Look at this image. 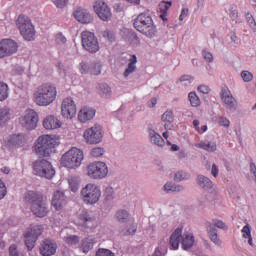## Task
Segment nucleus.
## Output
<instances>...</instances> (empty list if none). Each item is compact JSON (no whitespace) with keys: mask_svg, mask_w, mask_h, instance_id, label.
<instances>
[{"mask_svg":"<svg viewBox=\"0 0 256 256\" xmlns=\"http://www.w3.org/2000/svg\"><path fill=\"white\" fill-rule=\"evenodd\" d=\"M24 200L27 205H29L31 213H33L35 217L43 219V217L49 215V204L45 201L43 194L29 191L25 194Z\"/></svg>","mask_w":256,"mask_h":256,"instance_id":"1","label":"nucleus"},{"mask_svg":"<svg viewBox=\"0 0 256 256\" xmlns=\"http://www.w3.org/2000/svg\"><path fill=\"white\" fill-rule=\"evenodd\" d=\"M57 98V88L51 84L40 85L34 93V101L39 107H47Z\"/></svg>","mask_w":256,"mask_h":256,"instance_id":"2","label":"nucleus"},{"mask_svg":"<svg viewBox=\"0 0 256 256\" xmlns=\"http://www.w3.org/2000/svg\"><path fill=\"white\" fill-rule=\"evenodd\" d=\"M133 25L136 31H139V33L145 35V37H148L149 39L155 37V33H157V28L153 23V18L148 13L139 14L134 19Z\"/></svg>","mask_w":256,"mask_h":256,"instance_id":"3","label":"nucleus"},{"mask_svg":"<svg viewBox=\"0 0 256 256\" xmlns=\"http://www.w3.org/2000/svg\"><path fill=\"white\" fill-rule=\"evenodd\" d=\"M57 146V140L51 135L40 136L34 146V151L38 157H50Z\"/></svg>","mask_w":256,"mask_h":256,"instance_id":"4","label":"nucleus"},{"mask_svg":"<svg viewBox=\"0 0 256 256\" xmlns=\"http://www.w3.org/2000/svg\"><path fill=\"white\" fill-rule=\"evenodd\" d=\"M182 239V248L187 251V249H191L193 244L195 243V237L193 234H184L183 229L177 228L172 235L170 236L169 244L172 249H179V243H181Z\"/></svg>","mask_w":256,"mask_h":256,"instance_id":"5","label":"nucleus"},{"mask_svg":"<svg viewBox=\"0 0 256 256\" xmlns=\"http://www.w3.org/2000/svg\"><path fill=\"white\" fill-rule=\"evenodd\" d=\"M84 157L81 149L72 148L61 157V165L67 169H77L81 167Z\"/></svg>","mask_w":256,"mask_h":256,"instance_id":"6","label":"nucleus"},{"mask_svg":"<svg viewBox=\"0 0 256 256\" xmlns=\"http://www.w3.org/2000/svg\"><path fill=\"white\" fill-rule=\"evenodd\" d=\"M81 197L86 205H95L101 199V188L97 184L89 183L81 189Z\"/></svg>","mask_w":256,"mask_h":256,"instance_id":"7","label":"nucleus"},{"mask_svg":"<svg viewBox=\"0 0 256 256\" xmlns=\"http://www.w3.org/2000/svg\"><path fill=\"white\" fill-rule=\"evenodd\" d=\"M16 25L25 41L35 40V26H33L29 18L25 17L24 15H19Z\"/></svg>","mask_w":256,"mask_h":256,"instance_id":"8","label":"nucleus"},{"mask_svg":"<svg viewBox=\"0 0 256 256\" xmlns=\"http://www.w3.org/2000/svg\"><path fill=\"white\" fill-rule=\"evenodd\" d=\"M33 172L34 175H38V177H45V179H53L55 176V169L51 165V162L47 160H36L33 163Z\"/></svg>","mask_w":256,"mask_h":256,"instance_id":"9","label":"nucleus"},{"mask_svg":"<svg viewBox=\"0 0 256 256\" xmlns=\"http://www.w3.org/2000/svg\"><path fill=\"white\" fill-rule=\"evenodd\" d=\"M109 168L105 162H94L87 166V175L91 179H105Z\"/></svg>","mask_w":256,"mask_h":256,"instance_id":"10","label":"nucleus"},{"mask_svg":"<svg viewBox=\"0 0 256 256\" xmlns=\"http://www.w3.org/2000/svg\"><path fill=\"white\" fill-rule=\"evenodd\" d=\"M82 39V47L88 51V53H97L99 51V40H97V37H95V34L84 31L81 34Z\"/></svg>","mask_w":256,"mask_h":256,"instance_id":"11","label":"nucleus"},{"mask_svg":"<svg viewBox=\"0 0 256 256\" xmlns=\"http://www.w3.org/2000/svg\"><path fill=\"white\" fill-rule=\"evenodd\" d=\"M84 139L89 145H97L103 141V128L99 125L92 126L84 131Z\"/></svg>","mask_w":256,"mask_h":256,"instance_id":"12","label":"nucleus"},{"mask_svg":"<svg viewBox=\"0 0 256 256\" xmlns=\"http://www.w3.org/2000/svg\"><path fill=\"white\" fill-rule=\"evenodd\" d=\"M19 46L17 42L11 39H3L0 42V59H4V57H11V55H15Z\"/></svg>","mask_w":256,"mask_h":256,"instance_id":"13","label":"nucleus"},{"mask_svg":"<svg viewBox=\"0 0 256 256\" xmlns=\"http://www.w3.org/2000/svg\"><path fill=\"white\" fill-rule=\"evenodd\" d=\"M94 11L101 21H111L113 14L111 8L103 0H97L94 4Z\"/></svg>","mask_w":256,"mask_h":256,"instance_id":"14","label":"nucleus"},{"mask_svg":"<svg viewBox=\"0 0 256 256\" xmlns=\"http://www.w3.org/2000/svg\"><path fill=\"white\" fill-rule=\"evenodd\" d=\"M37 123H39V115L37 112L33 109L26 110L22 119L23 127L31 131V129H35V127H37Z\"/></svg>","mask_w":256,"mask_h":256,"instance_id":"15","label":"nucleus"},{"mask_svg":"<svg viewBox=\"0 0 256 256\" xmlns=\"http://www.w3.org/2000/svg\"><path fill=\"white\" fill-rule=\"evenodd\" d=\"M77 115V106L73 98L69 97L62 102V116L64 119H73Z\"/></svg>","mask_w":256,"mask_h":256,"instance_id":"16","label":"nucleus"},{"mask_svg":"<svg viewBox=\"0 0 256 256\" xmlns=\"http://www.w3.org/2000/svg\"><path fill=\"white\" fill-rule=\"evenodd\" d=\"M95 221L96 218L93 212L84 210L79 215L78 225L85 229H92V227H95Z\"/></svg>","mask_w":256,"mask_h":256,"instance_id":"17","label":"nucleus"},{"mask_svg":"<svg viewBox=\"0 0 256 256\" xmlns=\"http://www.w3.org/2000/svg\"><path fill=\"white\" fill-rule=\"evenodd\" d=\"M221 100L226 104L230 111H237V99L233 97L231 90L229 88H222L221 90Z\"/></svg>","mask_w":256,"mask_h":256,"instance_id":"18","label":"nucleus"},{"mask_svg":"<svg viewBox=\"0 0 256 256\" xmlns=\"http://www.w3.org/2000/svg\"><path fill=\"white\" fill-rule=\"evenodd\" d=\"M57 253V243L53 240L46 239L40 245V254L43 256H53Z\"/></svg>","mask_w":256,"mask_h":256,"instance_id":"19","label":"nucleus"},{"mask_svg":"<svg viewBox=\"0 0 256 256\" xmlns=\"http://www.w3.org/2000/svg\"><path fill=\"white\" fill-rule=\"evenodd\" d=\"M74 17L76 21L82 24L93 23V15L87 9L81 7L74 11Z\"/></svg>","mask_w":256,"mask_h":256,"instance_id":"20","label":"nucleus"},{"mask_svg":"<svg viewBox=\"0 0 256 256\" xmlns=\"http://www.w3.org/2000/svg\"><path fill=\"white\" fill-rule=\"evenodd\" d=\"M121 37L122 39H124V41H126L130 45H134L135 47L141 44V40L139 39V36H137V33H135L130 29H127V28L122 29Z\"/></svg>","mask_w":256,"mask_h":256,"instance_id":"21","label":"nucleus"},{"mask_svg":"<svg viewBox=\"0 0 256 256\" xmlns=\"http://www.w3.org/2000/svg\"><path fill=\"white\" fill-rule=\"evenodd\" d=\"M67 205V196H65V192L58 190L54 192L52 198V206L59 211V209H63Z\"/></svg>","mask_w":256,"mask_h":256,"instance_id":"22","label":"nucleus"},{"mask_svg":"<svg viewBox=\"0 0 256 256\" xmlns=\"http://www.w3.org/2000/svg\"><path fill=\"white\" fill-rule=\"evenodd\" d=\"M148 135L150 139V143L153 145H157V147H164L165 140L161 136V134L157 133L153 128H148Z\"/></svg>","mask_w":256,"mask_h":256,"instance_id":"23","label":"nucleus"},{"mask_svg":"<svg viewBox=\"0 0 256 256\" xmlns=\"http://www.w3.org/2000/svg\"><path fill=\"white\" fill-rule=\"evenodd\" d=\"M196 183L201 189H204V191H211V189H213V181L203 174L197 176Z\"/></svg>","mask_w":256,"mask_h":256,"instance_id":"24","label":"nucleus"},{"mask_svg":"<svg viewBox=\"0 0 256 256\" xmlns=\"http://www.w3.org/2000/svg\"><path fill=\"white\" fill-rule=\"evenodd\" d=\"M95 117V109L91 108H83L80 110L78 114V119L81 123H87V121H91Z\"/></svg>","mask_w":256,"mask_h":256,"instance_id":"25","label":"nucleus"},{"mask_svg":"<svg viewBox=\"0 0 256 256\" xmlns=\"http://www.w3.org/2000/svg\"><path fill=\"white\" fill-rule=\"evenodd\" d=\"M43 127L48 130L59 129L61 127V121L55 118V116H48L43 121Z\"/></svg>","mask_w":256,"mask_h":256,"instance_id":"26","label":"nucleus"},{"mask_svg":"<svg viewBox=\"0 0 256 256\" xmlns=\"http://www.w3.org/2000/svg\"><path fill=\"white\" fill-rule=\"evenodd\" d=\"M25 144V136L23 134H13L8 138L9 147H21Z\"/></svg>","mask_w":256,"mask_h":256,"instance_id":"27","label":"nucleus"},{"mask_svg":"<svg viewBox=\"0 0 256 256\" xmlns=\"http://www.w3.org/2000/svg\"><path fill=\"white\" fill-rule=\"evenodd\" d=\"M137 71V56L132 55L129 59V63L127 68L125 69L123 76L125 78L129 77V75H132V73H135Z\"/></svg>","mask_w":256,"mask_h":256,"instance_id":"28","label":"nucleus"},{"mask_svg":"<svg viewBox=\"0 0 256 256\" xmlns=\"http://www.w3.org/2000/svg\"><path fill=\"white\" fill-rule=\"evenodd\" d=\"M196 147L198 149H203V151H207L208 153H215V151H217V144L215 142L201 141L196 144Z\"/></svg>","mask_w":256,"mask_h":256,"instance_id":"29","label":"nucleus"},{"mask_svg":"<svg viewBox=\"0 0 256 256\" xmlns=\"http://www.w3.org/2000/svg\"><path fill=\"white\" fill-rule=\"evenodd\" d=\"M164 191L166 193H181L185 191V187H183V185L175 184L173 182H167L164 185Z\"/></svg>","mask_w":256,"mask_h":256,"instance_id":"30","label":"nucleus"},{"mask_svg":"<svg viewBox=\"0 0 256 256\" xmlns=\"http://www.w3.org/2000/svg\"><path fill=\"white\" fill-rule=\"evenodd\" d=\"M26 234L30 235L34 239H39V236L43 234V225H33L30 228V231L26 232Z\"/></svg>","mask_w":256,"mask_h":256,"instance_id":"31","label":"nucleus"},{"mask_svg":"<svg viewBox=\"0 0 256 256\" xmlns=\"http://www.w3.org/2000/svg\"><path fill=\"white\" fill-rule=\"evenodd\" d=\"M93 245H95L93 238H85L82 240L81 249L83 253H89L91 249H93Z\"/></svg>","mask_w":256,"mask_h":256,"instance_id":"32","label":"nucleus"},{"mask_svg":"<svg viewBox=\"0 0 256 256\" xmlns=\"http://www.w3.org/2000/svg\"><path fill=\"white\" fill-rule=\"evenodd\" d=\"M116 219L119 223H127L129 221V212L127 210H118L116 212Z\"/></svg>","mask_w":256,"mask_h":256,"instance_id":"33","label":"nucleus"},{"mask_svg":"<svg viewBox=\"0 0 256 256\" xmlns=\"http://www.w3.org/2000/svg\"><path fill=\"white\" fill-rule=\"evenodd\" d=\"M35 243H37V239L31 236L30 234H25V245L28 251H33L35 247Z\"/></svg>","mask_w":256,"mask_h":256,"instance_id":"34","label":"nucleus"},{"mask_svg":"<svg viewBox=\"0 0 256 256\" xmlns=\"http://www.w3.org/2000/svg\"><path fill=\"white\" fill-rule=\"evenodd\" d=\"M11 119V112L9 108L4 107L0 109V123H7Z\"/></svg>","mask_w":256,"mask_h":256,"instance_id":"35","label":"nucleus"},{"mask_svg":"<svg viewBox=\"0 0 256 256\" xmlns=\"http://www.w3.org/2000/svg\"><path fill=\"white\" fill-rule=\"evenodd\" d=\"M244 239H248V244L253 247V237L251 236V228L249 224L245 225L242 229Z\"/></svg>","mask_w":256,"mask_h":256,"instance_id":"36","label":"nucleus"},{"mask_svg":"<svg viewBox=\"0 0 256 256\" xmlns=\"http://www.w3.org/2000/svg\"><path fill=\"white\" fill-rule=\"evenodd\" d=\"M9 97V86L0 82V101H5Z\"/></svg>","mask_w":256,"mask_h":256,"instance_id":"37","label":"nucleus"},{"mask_svg":"<svg viewBox=\"0 0 256 256\" xmlns=\"http://www.w3.org/2000/svg\"><path fill=\"white\" fill-rule=\"evenodd\" d=\"M188 98L192 107H199V105H201V100L199 99V96H197V93L190 92Z\"/></svg>","mask_w":256,"mask_h":256,"instance_id":"38","label":"nucleus"},{"mask_svg":"<svg viewBox=\"0 0 256 256\" xmlns=\"http://www.w3.org/2000/svg\"><path fill=\"white\" fill-rule=\"evenodd\" d=\"M90 75H101V63L90 62Z\"/></svg>","mask_w":256,"mask_h":256,"instance_id":"39","label":"nucleus"},{"mask_svg":"<svg viewBox=\"0 0 256 256\" xmlns=\"http://www.w3.org/2000/svg\"><path fill=\"white\" fill-rule=\"evenodd\" d=\"M189 177H190L189 174H187L186 172L178 171L175 173L174 181L176 183H181V181H187Z\"/></svg>","mask_w":256,"mask_h":256,"instance_id":"40","label":"nucleus"},{"mask_svg":"<svg viewBox=\"0 0 256 256\" xmlns=\"http://www.w3.org/2000/svg\"><path fill=\"white\" fill-rule=\"evenodd\" d=\"M161 120L166 123H173V121H175V116L171 110H167L162 114Z\"/></svg>","mask_w":256,"mask_h":256,"instance_id":"41","label":"nucleus"},{"mask_svg":"<svg viewBox=\"0 0 256 256\" xmlns=\"http://www.w3.org/2000/svg\"><path fill=\"white\" fill-rule=\"evenodd\" d=\"M104 197L106 201H113L115 198V191L113 190V187L107 186L104 190Z\"/></svg>","mask_w":256,"mask_h":256,"instance_id":"42","label":"nucleus"},{"mask_svg":"<svg viewBox=\"0 0 256 256\" xmlns=\"http://www.w3.org/2000/svg\"><path fill=\"white\" fill-rule=\"evenodd\" d=\"M64 241L67 243V245H78L79 243V236L77 235H68L64 237Z\"/></svg>","mask_w":256,"mask_h":256,"instance_id":"43","label":"nucleus"},{"mask_svg":"<svg viewBox=\"0 0 256 256\" xmlns=\"http://www.w3.org/2000/svg\"><path fill=\"white\" fill-rule=\"evenodd\" d=\"M69 185L73 193H77V191H79V179L77 177L70 178Z\"/></svg>","mask_w":256,"mask_h":256,"instance_id":"44","label":"nucleus"},{"mask_svg":"<svg viewBox=\"0 0 256 256\" xmlns=\"http://www.w3.org/2000/svg\"><path fill=\"white\" fill-rule=\"evenodd\" d=\"M171 5H173V3L161 1L158 5V9H159L160 13H167V11H169V9H171Z\"/></svg>","mask_w":256,"mask_h":256,"instance_id":"45","label":"nucleus"},{"mask_svg":"<svg viewBox=\"0 0 256 256\" xmlns=\"http://www.w3.org/2000/svg\"><path fill=\"white\" fill-rule=\"evenodd\" d=\"M120 233L124 237H127L128 235H135V233H137V225H132L128 229L121 230Z\"/></svg>","mask_w":256,"mask_h":256,"instance_id":"46","label":"nucleus"},{"mask_svg":"<svg viewBox=\"0 0 256 256\" xmlns=\"http://www.w3.org/2000/svg\"><path fill=\"white\" fill-rule=\"evenodd\" d=\"M207 235H212L217 233V226L214 224V222H206L205 224Z\"/></svg>","mask_w":256,"mask_h":256,"instance_id":"47","label":"nucleus"},{"mask_svg":"<svg viewBox=\"0 0 256 256\" xmlns=\"http://www.w3.org/2000/svg\"><path fill=\"white\" fill-rule=\"evenodd\" d=\"M208 237L210 241H212V243H214V245H217L218 247H221V245L223 244V241H221V238H219L218 233L208 234Z\"/></svg>","mask_w":256,"mask_h":256,"instance_id":"48","label":"nucleus"},{"mask_svg":"<svg viewBox=\"0 0 256 256\" xmlns=\"http://www.w3.org/2000/svg\"><path fill=\"white\" fill-rule=\"evenodd\" d=\"M246 21H247L248 25L250 26V28L255 32L256 31L255 18H253V15H251V13H249V12L246 13Z\"/></svg>","mask_w":256,"mask_h":256,"instance_id":"49","label":"nucleus"},{"mask_svg":"<svg viewBox=\"0 0 256 256\" xmlns=\"http://www.w3.org/2000/svg\"><path fill=\"white\" fill-rule=\"evenodd\" d=\"M90 69H91V63H87V62L80 63V73L82 75H87V73H90Z\"/></svg>","mask_w":256,"mask_h":256,"instance_id":"50","label":"nucleus"},{"mask_svg":"<svg viewBox=\"0 0 256 256\" xmlns=\"http://www.w3.org/2000/svg\"><path fill=\"white\" fill-rule=\"evenodd\" d=\"M98 89L102 95H111V87L107 84H99Z\"/></svg>","mask_w":256,"mask_h":256,"instance_id":"51","label":"nucleus"},{"mask_svg":"<svg viewBox=\"0 0 256 256\" xmlns=\"http://www.w3.org/2000/svg\"><path fill=\"white\" fill-rule=\"evenodd\" d=\"M214 224L216 225V229H222V231H227L229 227H227V224L223 222V220L214 219L212 220Z\"/></svg>","mask_w":256,"mask_h":256,"instance_id":"52","label":"nucleus"},{"mask_svg":"<svg viewBox=\"0 0 256 256\" xmlns=\"http://www.w3.org/2000/svg\"><path fill=\"white\" fill-rule=\"evenodd\" d=\"M96 256H115V253L109 249L99 248L96 252Z\"/></svg>","mask_w":256,"mask_h":256,"instance_id":"53","label":"nucleus"},{"mask_svg":"<svg viewBox=\"0 0 256 256\" xmlns=\"http://www.w3.org/2000/svg\"><path fill=\"white\" fill-rule=\"evenodd\" d=\"M105 154V149L101 147L93 148L91 151L92 157H103Z\"/></svg>","mask_w":256,"mask_h":256,"instance_id":"54","label":"nucleus"},{"mask_svg":"<svg viewBox=\"0 0 256 256\" xmlns=\"http://www.w3.org/2000/svg\"><path fill=\"white\" fill-rule=\"evenodd\" d=\"M52 3H54L57 9H65L69 3V0H52Z\"/></svg>","mask_w":256,"mask_h":256,"instance_id":"55","label":"nucleus"},{"mask_svg":"<svg viewBox=\"0 0 256 256\" xmlns=\"http://www.w3.org/2000/svg\"><path fill=\"white\" fill-rule=\"evenodd\" d=\"M241 77L245 83H249V81H253V74L249 71H242Z\"/></svg>","mask_w":256,"mask_h":256,"instance_id":"56","label":"nucleus"},{"mask_svg":"<svg viewBox=\"0 0 256 256\" xmlns=\"http://www.w3.org/2000/svg\"><path fill=\"white\" fill-rule=\"evenodd\" d=\"M55 41L57 45H65L67 43V38L63 35V33H57Z\"/></svg>","mask_w":256,"mask_h":256,"instance_id":"57","label":"nucleus"},{"mask_svg":"<svg viewBox=\"0 0 256 256\" xmlns=\"http://www.w3.org/2000/svg\"><path fill=\"white\" fill-rule=\"evenodd\" d=\"M208 203H209V198L207 197V195H204L198 199V205L199 207H201V209H205Z\"/></svg>","mask_w":256,"mask_h":256,"instance_id":"58","label":"nucleus"},{"mask_svg":"<svg viewBox=\"0 0 256 256\" xmlns=\"http://www.w3.org/2000/svg\"><path fill=\"white\" fill-rule=\"evenodd\" d=\"M7 195V187L5 186V182L0 179V200L5 198Z\"/></svg>","mask_w":256,"mask_h":256,"instance_id":"59","label":"nucleus"},{"mask_svg":"<svg viewBox=\"0 0 256 256\" xmlns=\"http://www.w3.org/2000/svg\"><path fill=\"white\" fill-rule=\"evenodd\" d=\"M9 255L10 256H19V252L17 251V245L12 244L9 247Z\"/></svg>","mask_w":256,"mask_h":256,"instance_id":"60","label":"nucleus"},{"mask_svg":"<svg viewBox=\"0 0 256 256\" xmlns=\"http://www.w3.org/2000/svg\"><path fill=\"white\" fill-rule=\"evenodd\" d=\"M218 123L221 127H229V125H231V122H229V119L225 117H220Z\"/></svg>","mask_w":256,"mask_h":256,"instance_id":"61","label":"nucleus"},{"mask_svg":"<svg viewBox=\"0 0 256 256\" xmlns=\"http://www.w3.org/2000/svg\"><path fill=\"white\" fill-rule=\"evenodd\" d=\"M198 91H200V93H203L204 95H207L211 91V89L209 88V86L200 85L198 86Z\"/></svg>","mask_w":256,"mask_h":256,"instance_id":"62","label":"nucleus"},{"mask_svg":"<svg viewBox=\"0 0 256 256\" xmlns=\"http://www.w3.org/2000/svg\"><path fill=\"white\" fill-rule=\"evenodd\" d=\"M167 239L163 238L160 242H159V248L162 250V251H165L167 252Z\"/></svg>","mask_w":256,"mask_h":256,"instance_id":"63","label":"nucleus"},{"mask_svg":"<svg viewBox=\"0 0 256 256\" xmlns=\"http://www.w3.org/2000/svg\"><path fill=\"white\" fill-rule=\"evenodd\" d=\"M167 255V252H165L164 250H162L161 248L157 247L154 251L153 256H165Z\"/></svg>","mask_w":256,"mask_h":256,"instance_id":"64","label":"nucleus"}]
</instances>
